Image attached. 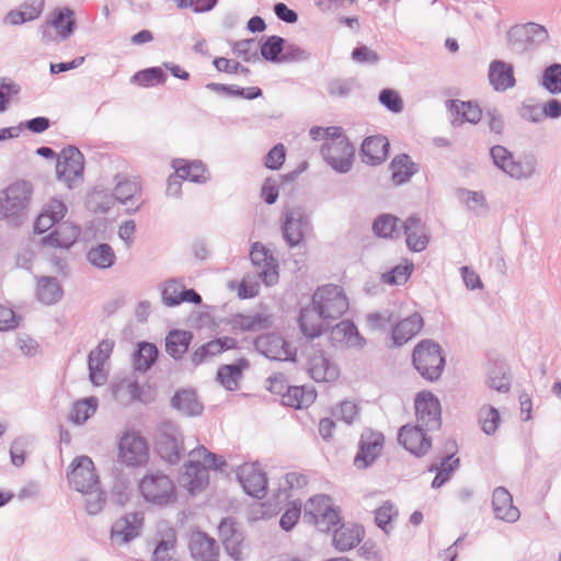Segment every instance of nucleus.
<instances>
[{
	"label": "nucleus",
	"instance_id": "obj_8",
	"mask_svg": "<svg viewBox=\"0 0 561 561\" xmlns=\"http://www.w3.org/2000/svg\"><path fill=\"white\" fill-rule=\"evenodd\" d=\"M156 448L160 457L171 465L181 460L185 451L183 437L174 423L167 421L160 425Z\"/></svg>",
	"mask_w": 561,
	"mask_h": 561
},
{
	"label": "nucleus",
	"instance_id": "obj_22",
	"mask_svg": "<svg viewBox=\"0 0 561 561\" xmlns=\"http://www.w3.org/2000/svg\"><path fill=\"white\" fill-rule=\"evenodd\" d=\"M244 492L252 497L263 499L267 493V478L257 463H244L237 472Z\"/></svg>",
	"mask_w": 561,
	"mask_h": 561
},
{
	"label": "nucleus",
	"instance_id": "obj_31",
	"mask_svg": "<svg viewBox=\"0 0 561 561\" xmlns=\"http://www.w3.org/2000/svg\"><path fill=\"white\" fill-rule=\"evenodd\" d=\"M66 213L67 206L62 201L57 198L50 199L35 219L34 232L39 234L46 232L56 224H59Z\"/></svg>",
	"mask_w": 561,
	"mask_h": 561
},
{
	"label": "nucleus",
	"instance_id": "obj_39",
	"mask_svg": "<svg viewBox=\"0 0 561 561\" xmlns=\"http://www.w3.org/2000/svg\"><path fill=\"white\" fill-rule=\"evenodd\" d=\"M171 405L186 416H197L203 412V404L192 389L178 390L171 399Z\"/></svg>",
	"mask_w": 561,
	"mask_h": 561
},
{
	"label": "nucleus",
	"instance_id": "obj_61",
	"mask_svg": "<svg viewBox=\"0 0 561 561\" xmlns=\"http://www.w3.org/2000/svg\"><path fill=\"white\" fill-rule=\"evenodd\" d=\"M481 428L486 435H492L499 428L501 415L496 408L492 405L482 407L479 412Z\"/></svg>",
	"mask_w": 561,
	"mask_h": 561
},
{
	"label": "nucleus",
	"instance_id": "obj_28",
	"mask_svg": "<svg viewBox=\"0 0 561 561\" xmlns=\"http://www.w3.org/2000/svg\"><path fill=\"white\" fill-rule=\"evenodd\" d=\"M446 106L453 115L454 126H460L463 123L477 124L482 117L481 108L472 101L448 100Z\"/></svg>",
	"mask_w": 561,
	"mask_h": 561
},
{
	"label": "nucleus",
	"instance_id": "obj_35",
	"mask_svg": "<svg viewBox=\"0 0 561 561\" xmlns=\"http://www.w3.org/2000/svg\"><path fill=\"white\" fill-rule=\"evenodd\" d=\"M365 535L364 527L359 524H342L333 534V546L344 552L356 547Z\"/></svg>",
	"mask_w": 561,
	"mask_h": 561
},
{
	"label": "nucleus",
	"instance_id": "obj_60",
	"mask_svg": "<svg viewBox=\"0 0 561 561\" xmlns=\"http://www.w3.org/2000/svg\"><path fill=\"white\" fill-rule=\"evenodd\" d=\"M457 198L466 205L470 211H477L479 208L486 210L489 208L486 198L482 192L459 188Z\"/></svg>",
	"mask_w": 561,
	"mask_h": 561
},
{
	"label": "nucleus",
	"instance_id": "obj_30",
	"mask_svg": "<svg viewBox=\"0 0 561 561\" xmlns=\"http://www.w3.org/2000/svg\"><path fill=\"white\" fill-rule=\"evenodd\" d=\"M492 508L495 517L506 523H515L520 516L519 510L513 504L512 494L504 486L494 489Z\"/></svg>",
	"mask_w": 561,
	"mask_h": 561
},
{
	"label": "nucleus",
	"instance_id": "obj_11",
	"mask_svg": "<svg viewBox=\"0 0 561 561\" xmlns=\"http://www.w3.org/2000/svg\"><path fill=\"white\" fill-rule=\"evenodd\" d=\"M416 424L428 432L438 431L442 426V407L438 398L430 391L417 393L415 398Z\"/></svg>",
	"mask_w": 561,
	"mask_h": 561
},
{
	"label": "nucleus",
	"instance_id": "obj_63",
	"mask_svg": "<svg viewBox=\"0 0 561 561\" xmlns=\"http://www.w3.org/2000/svg\"><path fill=\"white\" fill-rule=\"evenodd\" d=\"M357 87L355 78H336L330 80L327 84L328 93L335 98L348 96Z\"/></svg>",
	"mask_w": 561,
	"mask_h": 561
},
{
	"label": "nucleus",
	"instance_id": "obj_58",
	"mask_svg": "<svg viewBox=\"0 0 561 561\" xmlns=\"http://www.w3.org/2000/svg\"><path fill=\"white\" fill-rule=\"evenodd\" d=\"M190 457L197 460L199 466H203L205 470H221L226 465V460L222 456H218L210 453L204 446L196 448L190 453Z\"/></svg>",
	"mask_w": 561,
	"mask_h": 561
},
{
	"label": "nucleus",
	"instance_id": "obj_10",
	"mask_svg": "<svg viewBox=\"0 0 561 561\" xmlns=\"http://www.w3.org/2000/svg\"><path fill=\"white\" fill-rule=\"evenodd\" d=\"M321 156L324 161L337 173H347L353 165L355 147L348 138H340L337 141L323 142Z\"/></svg>",
	"mask_w": 561,
	"mask_h": 561
},
{
	"label": "nucleus",
	"instance_id": "obj_38",
	"mask_svg": "<svg viewBox=\"0 0 561 561\" xmlns=\"http://www.w3.org/2000/svg\"><path fill=\"white\" fill-rule=\"evenodd\" d=\"M64 295V289L55 276H41L37 278L36 298L45 306L57 304Z\"/></svg>",
	"mask_w": 561,
	"mask_h": 561
},
{
	"label": "nucleus",
	"instance_id": "obj_42",
	"mask_svg": "<svg viewBox=\"0 0 561 561\" xmlns=\"http://www.w3.org/2000/svg\"><path fill=\"white\" fill-rule=\"evenodd\" d=\"M193 333L186 330H171L165 337V351L174 359H181L187 352Z\"/></svg>",
	"mask_w": 561,
	"mask_h": 561
},
{
	"label": "nucleus",
	"instance_id": "obj_34",
	"mask_svg": "<svg viewBox=\"0 0 561 561\" xmlns=\"http://www.w3.org/2000/svg\"><path fill=\"white\" fill-rule=\"evenodd\" d=\"M424 325V320L419 312L402 319L391 330V339L396 346L400 347L413 339Z\"/></svg>",
	"mask_w": 561,
	"mask_h": 561
},
{
	"label": "nucleus",
	"instance_id": "obj_2",
	"mask_svg": "<svg viewBox=\"0 0 561 561\" xmlns=\"http://www.w3.org/2000/svg\"><path fill=\"white\" fill-rule=\"evenodd\" d=\"M412 363L427 381H436L443 374L445 356L440 345L432 340H422L413 350Z\"/></svg>",
	"mask_w": 561,
	"mask_h": 561
},
{
	"label": "nucleus",
	"instance_id": "obj_29",
	"mask_svg": "<svg viewBox=\"0 0 561 561\" xmlns=\"http://www.w3.org/2000/svg\"><path fill=\"white\" fill-rule=\"evenodd\" d=\"M307 371L316 382H331L337 379L340 371L323 353H314L309 357Z\"/></svg>",
	"mask_w": 561,
	"mask_h": 561
},
{
	"label": "nucleus",
	"instance_id": "obj_48",
	"mask_svg": "<svg viewBox=\"0 0 561 561\" xmlns=\"http://www.w3.org/2000/svg\"><path fill=\"white\" fill-rule=\"evenodd\" d=\"M49 23L61 38H68L73 33L76 25L73 11L69 8L55 9Z\"/></svg>",
	"mask_w": 561,
	"mask_h": 561
},
{
	"label": "nucleus",
	"instance_id": "obj_16",
	"mask_svg": "<svg viewBox=\"0 0 561 561\" xmlns=\"http://www.w3.org/2000/svg\"><path fill=\"white\" fill-rule=\"evenodd\" d=\"M255 350L272 360L295 362L296 351L279 334L268 333L257 336L254 340Z\"/></svg>",
	"mask_w": 561,
	"mask_h": 561
},
{
	"label": "nucleus",
	"instance_id": "obj_44",
	"mask_svg": "<svg viewBox=\"0 0 561 561\" xmlns=\"http://www.w3.org/2000/svg\"><path fill=\"white\" fill-rule=\"evenodd\" d=\"M274 318L272 314L257 312L254 314L239 313L233 317V325L245 332H256L268 329L273 325Z\"/></svg>",
	"mask_w": 561,
	"mask_h": 561
},
{
	"label": "nucleus",
	"instance_id": "obj_57",
	"mask_svg": "<svg viewBox=\"0 0 561 561\" xmlns=\"http://www.w3.org/2000/svg\"><path fill=\"white\" fill-rule=\"evenodd\" d=\"M398 514L396 505L390 501H386L376 508L375 523L386 535H389L393 528L392 520L398 517Z\"/></svg>",
	"mask_w": 561,
	"mask_h": 561
},
{
	"label": "nucleus",
	"instance_id": "obj_24",
	"mask_svg": "<svg viewBox=\"0 0 561 561\" xmlns=\"http://www.w3.org/2000/svg\"><path fill=\"white\" fill-rule=\"evenodd\" d=\"M405 242L413 252L424 251L430 242V232L426 225L417 215L408 217L402 224Z\"/></svg>",
	"mask_w": 561,
	"mask_h": 561
},
{
	"label": "nucleus",
	"instance_id": "obj_64",
	"mask_svg": "<svg viewBox=\"0 0 561 561\" xmlns=\"http://www.w3.org/2000/svg\"><path fill=\"white\" fill-rule=\"evenodd\" d=\"M182 289L183 284L176 279L167 280L161 293L163 304L168 307L179 306Z\"/></svg>",
	"mask_w": 561,
	"mask_h": 561
},
{
	"label": "nucleus",
	"instance_id": "obj_21",
	"mask_svg": "<svg viewBox=\"0 0 561 561\" xmlns=\"http://www.w3.org/2000/svg\"><path fill=\"white\" fill-rule=\"evenodd\" d=\"M113 340H102L88 355L89 379L94 386H102L107 380L104 365L114 350Z\"/></svg>",
	"mask_w": 561,
	"mask_h": 561
},
{
	"label": "nucleus",
	"instance_id": "obj_12",
	"mask_svg": "<svg viewBox=\"0 0 561 561\" xmlns=\"http://www.w3.org/2000/svg\"><path fill=\"white\" fill-rule=\"evenodd\" d=\"M149 448L146 439L134 431L126 432L119 439L118 458L129 467L140 466L147 462Z\"/></svg>",
	"mask_w": 561,
	"mask_h": 561
},
{
	"label": "nucleus",
	"instance_id": "obj_25",
	"mask_svg": "<svg viewBox=\"0 0 561 561\" xmlns=\"http://www.w3.org/2000/svg\"><path fill=\"white\" fill-rule=\"evenodd\" d=\"M188 549L194 561H218L219 547L216 540L204 531L197 530L191 534Z\"/></svg>",
	"mask_w": 561,
	"mask_h": 561
},
{
	"label": "nucleus",
	"instance_id": "obj_20",
	"mask_svg": "<svg viewBox=\"0 0 561 561\" xmlns=\"http://www.w3.org/2000/svg\"><path fill=\"white\" fill-rule=\"evenodd\" d=\"M385 437L382 433L366 430L362 433L358 443V453L355 456L354 465L357 468H367L379 457Z\"/></svg>",
	"mask_w": 561,
	"mask_h": 561
},
{
	"label": "nucleus",
	"instance_id": "obj_27",
	"mask_svg": "<svg viewBox=\"0 0 561 561\" xmlns=\"http://www.w3.org/2000/svg\"><path fill=\"white\" fill-rule=\"evenodd\" d=\"M390 144L387 137L375 135L366 137L360 146L362 161L368 165H379L386 161Z\"/></svg>",
	"mask_w": 561,
	"mask_h": 561
},
{
	"label": "nucleus",
	"instance_id": "obj_52",
	"mask_svg": "<svg viewBox=\"0 0 561 561\" xmlns=\"http://www.w3.org/2000/svg\"><path fill=\"white\" fill-rule=\"evenodd\" d=\"M193 457L188 460L185 468V478L190 492L201 491L208 484V471L203 466L197 463Z\"/></svg>",
	"mask_w": 561,
	"mask_h": 561
},
{
	"label": "nucleus",
	"instance_id": "obj_47",
	"mask_svg": "<svg viewBox=\"0 0 561 561\" xmlns=\"http://www.w3.org/2000/svg\"><path fill=\"white\" fill-rule=\"evenodd\" d=\"M87 260L91 265L105 270L114 265L116 255L108 243H99L87 252Z\"/></svg>",
	"mask_w": 561,
	"mask_h": 561
},
{
	"label": "nucleus",
	"instance_id": "obj_6",
	"mask_svg": "<svg viewBox=\"0 0 561 561\" xmlns=\"http://www.w3.org/2000/svg\"><path fill=\"white\" fill-rule=\"evenodd\" d=\"M305 518L314 524L320 531H330L341 523L340 512L325 494L310 497L305 504Z\"/></svg>",
	"mask_w": 561,
	"mask_h": 561
},
{
	"label": "nucleus",
	"instance_id": "obj_4",
	"mask_svg": "<svg viewBox=\"0 0 561 561\" xmlns=\"http://www.w3.org/2000/svg\"><path fill=\"white\" fill-rule=\"evenodd\" d=\"M138 489L142 499L156 506H167L176 500L173 481L159 471L148 473L140 479Z\"/></svg>",
	"mask_w": 561,
	"mask_h": 561
},
{
	"label": "nucleus",
	"instance_id": "obj_50",
	"mask_svg": "<svg viewBox=\"0 0 561 561\" xmlns=\"http://www.w3.org/2000/svg\"><path fill=\"white\" fill-rule=\"evenodd\" d=\"M488 385L497 392H508L512 386V376L508 366L504 363L495 364L489 371Z\"/></svg>",
	"mask_w": 561,
	"mask_h": 561
},
{
	"label": "nucleus",
	"instance_id": "obj_14",
	"mask_svg": "<svg viewBox=\"0 0 561 561\" xmlns=\"http://www.w3.org/2000/svg\"><path fill=\"white\" fill-rule=\"evenodd\" d=\"M457 453V444L455 440H447L445 444V453L437 456V461L432 462L427 467L428 472H435L432 481V489H439L445 485L459 468L460 459L455 457Z\"/></svg>",
	"mask_w": 561,
	"mask_h": 561
},
{
	"label": "nucleus",
	"instance_id": "obj_19",
	"mask_svg": "<svg viewBox=\"0 0 561 561\" xmlns=\"http://www.w3.org/2000/svg\"><path fill=\"white\" fill-rule=\"evenodd\" d=\"M144 525V514L141 512L128 513L117 520L111 527V540L113 543L123 546L140 535Z\"/></svg>",
	"mask_w": 561,
	"mask_h": 561
},
{
	"label": "nucleus",
	"instance_id": "obj_32",
	"mask_svg": "<svg viewBox=\"0 0 561 561\" xmlns=\"http://www.w3.org/2000/svg\"><path fill=\"white\" fill-rule=\"evenodd\" d=\"M237 346L238 341L234 337H217L197 347L192 353L191 360L194 366H198L203 364L206 359L219 355L227 350H233Z\"/></svg>",
	"mask_w": 561,
	"mask_h": 561
},
{
	"label": "nucleus",
	"instance_id": "obj_13",
	"mask_svg": "<svg viewBox=\"0 0 561 561\" xmlns=\"http://www.w3.org/2000/svg\"><path fill=\"white\" fill-rule=\"evenodd\" d=\"M457 453V444L455 440H447L445 444V453L437 456V461L432 462L427 467L428 472H435L432 481V489H439L445 485L459 468L460 459L455 457Z\"/></svg>",
	"mask_w": 561,
	"mask_h": 561
},
{
	"label": "nucleus",
	"instance_id": "obj_41",
	"mask_svg": "<svg viewBox=\"0 0 561 561\" xmlns=\"http://www.w3.org/2000/svg\"><path fill=\"white\" fill-rule=\"evenodd\" d=\"M334 342L345 343L351 347H363L365 339L359 334L357 327L350 320L339 322L331 332Z\"/></svg>",
	"mask_w": 561,
	"mask_h": 561
},
{
	"label": "nucleus",
	"instance_id": "obj_23",
	"mask_svg": "<svg viewBox=\"0 0 561 561\" xmlns=\"http://www.w3.org/2000/svg\"><path fill=\"white\" fill-rule=\"evenodd\" d=\"M116 185L113 191L114 199L123 205L128 206L126 211L135 214L142 205V202L137 203L141 196V184L138 178H122L117 175Z\"/></svg>",
	"mask_w": 561,
	"mask_h": 561
},
{
	"label": "nucleus",
	"instance_id": "obj_5",
	"mask_svg": "<svg viewBox=\"0 0 561 561\" xmlns=\"http://www.w3.org/2000/svg\"><path fill=\"white\" fill-rule=\"evenodd\" d=\"M311 304L328 321L340 319L348 309V299L339 285H323L313 293Z\"/></svg>",
	"mask_w": 561,
	"mask_h": 561
},
{
	"label": "nucleus",
	"instance_id": "obj_15",
	"mask_svg": "<svg viewBox=\"0 0 561 561\" xmlns=\"http://www.w3.org/2000/svg\"><path fill=\"white\" fill-rule=\"evenodd\" d=\"M249 256L255 268V274L266 286L277 284L279 279L278 261L262 243L254 242L251 247Z\"/></svg>",
	"mask_w": 561,
	"mask_h": 561
},
{
	"label": "nucleus",
	"instance_id": "obj_62",
	"mask_svg": "<svg viewBox=\"0 0 561 561\" xmlns=\"http://www.w3.org/2000/svg\"><path fill=\"white\" fill-rule=\"evenodd\" d=\"M233 54L245 62L259 60V42L255 38L242 39L233 45Z\"/></svg>",
	"mask_w": 561,
	"mask_h": 561
},
{
	"label": "nucleus",
	"instance_id": "obj_46",
	"mask_svg": "<svg viewBox=\"0 0 561 561\" xmlns=\"http://www.w3.org/2000/svg\"><path fill=\"white\" fill-rule=\"evenodd\" d=\"M159 355L158 347L149 342H140L133 355V365L135 370L146 373L157 362Z\"/></svg>",
	"mask_w": 561,
	"mask_h": 561
},
{
	"label": "nucleus",
	"instance_id": "obj_37",
	"mask_svg": "<svg viewBox=\"0 0 561 561\" xmlns=\"http://www.w3.org/2000/svg\"><path fill=\"white\" fill-rule=\"evenodd\" d=\"M249 367L247 358L241 357L232 364L221 365L217 370V380L229 391L238 389L244 369Z\"/></svg>",
	"mask_w": 561,
	"mask_h": 561
},
{
	"label": "nucleus",
	"instance_id": "obj_51",
	"mask_svg": "<svg viewBox=\"0 0 561 561\" xmlns=\"http://www.w3.org/2000/svg\"><path fill=\"white\" fill-rule=\"evenodd\" d=\"M176 535L174 529L169 528L161 535L153 550L154 561H176L175 559Z\"/></svg>",
	"mask_w": 561,
	"mask_h": 561
},
{
	"label": "nucleus",
	"instance_id": "obj_55",
	"mask_svg": "<svg viewBox=\"0 0 561 561\" xmlns=\"http://www.w3.org/2000/svg\"><path fill=\"white\" fill-rule=\"evenodd\" d=\"M399 218L383 214L378 216L373 224V230L376 236L381 238L397 239L400 237V230L398 229Z\"/></svg>",
	"mask_w": 561,
	"mask_h": 561
},
{
	"label": "nucleus",
	"instance_id": "obj_33",
	"mask_svg": "<svg viewBox=\"0 0 561 561\" xmlns=\"http://www.w3.org/2000/svg\"><path fill=\"white\" fill-rule=\"evenodd\" d=\"M80 234V228L70 222L58 224L56 229L43 237L42 244L60 249L71 248Z\"/></svg>",
	"mask_w": 561,
	"mask_h": 561
},
{
	"label": "nucleus",
	"instance_id": "obj_49",
	"mask_svg": "<svg viewBox=\"0 0 561 561\" xmlns=\"http://www.w3.org/2000/svg\"><path fill=\"white\" fill-rule=\"evenodd\" d=\"M114 195L106 188L94 187L87 197V207L96 214H106L114 206Z\"/></svg>",
	"mask_w": 561,
	"mask_h": 561
},
{
	"label": "nucleus",
	"instance_id": "obj_17",
	"mask_svg": "<svg viewBox=\"0 0 561 561\" xmlns=\"http://www.w3.org/2000/svg\"><path fill=\"white\" fill-rule=\"evenodd\" d=\"M310 228V220L301 209L293 208L284 211L282 232L289 248L299 245Z\"/></svg>",
	"mask_w": 561,
	"mask_h": 561
},
{
	"label": "nucleus",
	"instance_id": "obj_3",
	"mask_svg": "<svg viewBox=\"0 0 561 561\" xmlns=\"http://www.w3.org/2000/svg\"><path fill=\"white\" fill-rule=\"evenodd\" d=\"M33 194V186L27 181H16L0 192V220L12 219L18 224L27 209Z\"/></svg>",
	"mask_w": 561,
	"mask_h": 561
},
{
	"label": "nucleus",
	"instance_id": "obj_26",
	"mask_svg": "<svg viewBox=\"0 0 561 561\" xmlns=\"http://www.w3.org/2000/svg\"><path fill=\"white\" fill-rule=\"evenodd\" d=\"M298 325L301 333L308 339H316L323 334L327 331L331 323L328 319H324L320 311L311 305L309 307L301 308Z\"/></svg>",
	"mask_w": 561,
	"mask_h": 561
},
{
	"label": "nucleus",
	"instance_id": "obj_40",
	"mask_svg": "<svg viewBox=\"0 0 561 561\" xmlns=\"http://www.w3.org/2000/svg\"><path fill=\"white\" fill-rule=\"evenodd\" d=\"M391 180L396 185H402L417 173L419 167L407 153L396 156L390 162Z\"/></svg>",
	"mask_w": 561,
	"mask_h": 561
},
{
	"label": "nucleus",
	"instance_id": "obj_54",
	"mask_svg": "<svg viewBox=\"0 0 561 561\" xmlns=\"http://www.w3.org/2000/svg\"><path fill=\"white\" fill-rule=\"evenodd\" d=\"M285 44V38L277 35H272L268 36L261 45H259V50L265 60L272 62H282Z\"/></svg>",
	"mask_w": 561,
	"mask_h": 561
},
{
	"label": "nucleus",
	"instance_id": "obj_18",
	"mask_svg": "<svg viewBox=\"0 0 561 561\" xmlns=\"http://www.w3.org/2000/svg\"><path fill=\"white\" fill-rule=\"evenodd\" d=\"M427 430L419 424L403 425L398 433V442L415 457L425 456L432 448V439Z\"/></svg>",
	"mask_w": 561,
	"mask_h": 561
},
{
	"label": "nucleus",
	"instance_id": "obj_36",
	"mask_svg": "<svg viewBox=\"0 0 561 561\" xmlns=\"http://www.w3.org/2000/svg\"><path fill=\"white\" fill-rule=\"evenodd\" d=\"M172 168L179 172L182 178L193 183L204 184L208 181L207 167L202 160L174 159Z\"/></svg>",
	"mask_w": 561,
	"mask_h": 561
},
{
	"label": "nucleus",
	"instance_id": "obj_53",
	"mask_svg": "<svg viewBox=\"0 0 561 561\" xmlns=\"http://www.w3.org/2000/svg\"><path fill=\"white\" fill-rule=\"evenodd\" d=\"M98 409V399L94 397L78 400L69 413V421L77 425L84 424Z\"/></svg>",
	"mask_w": 561,
	"mask_h": 561
},
{
	"label": "nucleus",
	"instance_id": "obj_43",
	"mask_svg": "<svg viewBox=\"0 0 561 561\" xmlns=\"http://www.w3.org/2000/svg\"><path fill=\"white\" fill-rule=\"evenodd\" d=\"M316 398L317 393L313 389L306 388L305 386H287L282 402L284 405L294 409H302L312 404Z\"/></svg>",
	"mask_w": 561,
	"mask_h": 561
},
{
	"label": "nucleus",
	"instance_id": "obj_9",
	"mask_svg": "<svg viewBox=\"0 0 561 561\" xmlns=\"http://www.w3.org/2000/svg\"><path fill=\"white\" fill-rule=\"evenodd\" d=\"M69 484L80 493H90L100 484L94 463L88 456L76 457L67 472Z\"/></svg>",
	"mask_w": 561,
	"mask_h": 561
},
{
	"label": "nucleus",
	"instance_id": "obj_45",
	"mask_svg": "<svg viewBox=\"0 0 561 561\" xmlns=\"http://www.w3.org/2000/svg\"><path fill=\"white\" fill-rule=\"evenodd\" d=\"M307 484L308 478L305 473L298 471L287 472L279 482L276 497L278 501H286Z\"/></svg>",
	"mask_w": 561,
	"mask_h": 561
},
{
	"label": "nucleus",
	"instance_id": "obj_59",
	"mask_svg": "<svg viewBox=\"0 0 561 561\" xmlns=\"http://www.w3.org/2000/svg\"><path fill=\"white\" fill-rule=\"evenodd\" d=\"M413 270V263L407 261L404 264H398L390 271L383 273L381 279L388 285H402L410 278Z\"/></svg>",
	"mask_w": 561,
	"mask_h": 561
},
{
	"label": "nucleus",
	"instance_id": "obj_7",
	"mask_svg": "<svg viewBox=\"0 0 561 561\" xmlns=\"http://www.w3.org/2000/svg\"><path fill=\"white\" fill-rule=\"evenodd\" d=\"M84 156L76 146L64 148L57 157L56 176L72 190L83 182Z\"/></svg>",
	"mask_w": 561,
	"mask_h": 561
},
{
	"label": "nucleus",
	"instance_id": "obj_1",
	"mask_svg": "<svg viewBox=\"0 0 561 561\" xmlns=\"http://www.w3.org/2000/svg\"><path fill=\"white\" fill-rule=\"evenodd\" d=\"M549 39L548 30L538 23L527 22L510 27L506 33V47L518 57H529Z\"/></svg>",
	"mask_w": 561,
	"mask_h": 561
},
{
	"label": "nucleus",
	"instance_id": "obj_56",
	"mask_svg": "<svg viewBox=\"0 0 561 561\" xmlns=\"http://www.w3.org/2000/svg\"><path fill=\"white\" fill-rule=\"evenodd\" d=\"M536 170V161L533 157L515 160L514 157L506 165L504 172L516 180L529 179Z\"/></svg>",
	"mask_w": 561,
	"mask_h": 561
}]
</instances>
